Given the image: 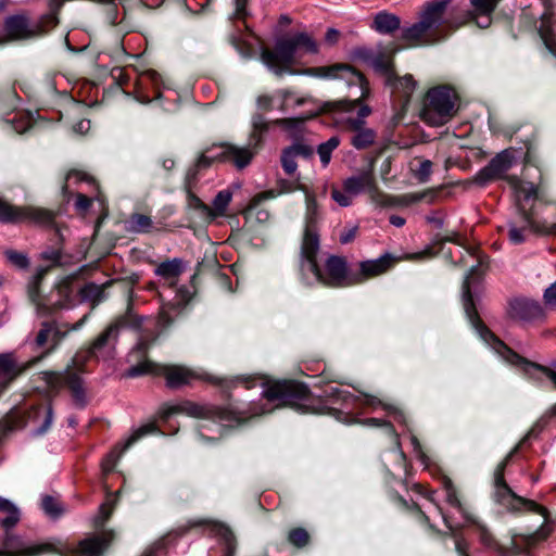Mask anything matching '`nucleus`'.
Instances as JSON below:
<instances>
[{
	"mask_svg": "<svg viewBox=\"0 0 556 556\" xmlns=\"http://www.w3.org/2000/svg\"><path fill=\"white\" fill-rule=\"evenodd\" d=\"M232 193L229 190H220L213 200V206L211 207V215H208V222L214 220L217 217L226 214L227 207L231 202Z\"/></svg>",
	"mask_w": 556,
	"mask_h": 556,
	"instance_id": "nucleus-37",
	"label": "nucleus"
},
{
	"mask_svg": "<svg viewBox=\"0 0 556 556\" xmlns=\"http://www.w3.org/2000/svg\"><path fill=\"white\" fill-rule=\"evenodd\" d=\"M386 85L390 87L392 94L399 100L402 108H406L416 89V81L412 75L397 76L396 73L388 78Z\"/></svg>",
	"mask_w": 556,
	"mask_h": 556,
	"instance_id": "nucleus-27",
	"label": "nucleus"
},
{
	"mask_svg": "<svg viewBox=\"0 0 556 556\" xmlns=\"http://www.w3.org/2000/svg\"><path fill=\"white\" fill-rule=\"evenodd\" d=\"M469 323L476 330L480 339L490 346L505 363L517 367L530 379L539 380L541 376L548 377L556 387V363L552 367H546L530 362L501 341L494 333L481 321L480 315H468ZM551 415L556 416V404L551 408Z\"/></svg>",
	"mask_w": 556,
	"mask_h": 556,
	"instance_id": "nucleus-7",
	"label": "nucleus"
},
{
	"mask_svg": "<svg viewBox=\"0 0 556 556\" xmlns=\"http://www.w3.org/2000/svg\"><path fill=\"white\" fill-rule=\"evenodd\" d=\"M401 20L397 15L381 11L376 14L371 27L379 34L389 35L397 30Z\"/></svg>",
	"mask_w": 556,
	"mask_h": 556,
	"instance_id": "nucleus-33",
	"label": "nucleus"
},
{
	"mask_svg": "<svg viewBox=\"0 0 556 556\" xmlns=\"http://www.w3.org/2000/svg\"><path fill=\"white\" fill-rule=\"evenodd\" d=\"M442 485L445 492V500L448 505L456 508L467 523H473L478 527L479 530V539L480 542L488 548H491L497 553L500 556H514L520 553L519 546L511 541L510 546H503L500 544L493 535L490 533V531L486 529V527L482 523H480L462 504L459 501L456 490L447 477H443L442 479Z\"/></svg>",
	"mask_w": 556,
	"mask_h": 556,
	"instance_id": "nucleus-12",
	"label": "nucleus"
},
{
	"mask_svg": "<svg viewBox=\"0 0 556 556\" xmlns=\"http://www.w3.org/2000/svg\"><path fill=\"white\" fill-rule=\"evenodd\" d=\"M199 169L195 165L188 168L185 181H184V190L185 192H189V190H193L199 181Z\"/></svg>",
	"mask_w": 556,
	"mask_h": 556,
	"instance_id": "nucleus-56",
	"label": "nucleus"
},
{
	"mask_svg": "<svg viewBox=\"0 0 556 556\" xmlns=\"http://www.w3.org/2000/svg\"><path fill=\"white\" fill-rule=\"evenodd\" d=\"M275 197L276 192L274 190H267L254 195L243 212L245 219L255 218L260 223H266L269 219L270 214L267 210L260 208V205L263 201L274 199Z\"/></svg>",
	"mask_w": 556,
	"mask_h": 556,
	"instance_id": "nucleus-28",
	"label": "nucleus"
},
{
	"mask_svg": "<svg viewBox=\"0 0 556 556\" xmlns=\"http://www.w3.org/2000/svg\"><path fill=\"white\" fill-rule=\"evenodd\" d=\"M317 45L306 33H299L277 41L275 49H263L262 61L278 76L306 53H316Z\"/></svg>",
	"mask_w": 556,
	"mask_h": 556,
	"instance_id": "nucleus-8",
	"label": "nucleus"
},
{
	"mask_svg": "<svg viewBox=\"0 0 556 556\" xmlns=\"http://www.w3.org/2000/svg\"><path fill=\"white\" fill-rule=\"evenodd\" d=\"M217 152V148L216 149H210L207 150L205 153L201 154L200 157L198 159V161L195 162V166L199 168V169H204V168H207L211 166V164L214 162V161H218V159L215 156Z\"/></svg>",
	"mask_w": 556,
	"mask_h": 556,
	"instance_id": "nucleus-60",
	"label": "nucleus"
},
{
	"mask_svg": "<svg viewBox=\"0 0 556 556\" xmlns=\"http://www.w3.org/2000/svg\"><path fill=\"white\" fill-rule=\"evenodd\" d=\"M543 315H509L510 324L514 327L525 328L527 325L534 321L536 317H542Z\"/></svg>",
	"mask_w": 556,
	"mask_h": 556,
	"instance_id": "nucleus-62",
	"label": "nucleus"
},
{
	"mask_svg": "<svg viewBox=\"0 0 556 556\" xmlns=\"http://www.w3.org/2000/svg\"><path fill=\"white\" fill-rule=\"evenodd\" d=\"M342 187L345 192L354 195L367 192L371 202L380 206H392L396 204V201L392 197L379 189L372 167L348 177L343 180Z\"/></svg>",
	"mask_w": 556,
	"mask_h": 556,
	"instance_id": "nucleus-13",
	"label": "nucleus"
},
{
	"mask_svg": "<svg viewBox=\"0 0 556 556\" xmlns=\"http://www.w3.org/2000/svg\"><path fill=\"white\" fill-rule=\"evenodd\" d=\"M407 432L409 433V441L413 446V452L415 453L416 457L420 460V463L428 467L429 459L428 456L422 452L421 444L419 443L416 435L412 433V430L407 427Z\"/></svg>",
	"mask_w": 556,
	"mask_h": 556,
	"instance_id": "nucleus-58",
	"label": "nucleus"
},
{
	"mask_svg": "<svg viewBox=\"0 0 556 556\" xmlns=\"http://www.w3.org/2000/svg\"><path fill=\"white\" fill-rule=\"evenodd\" d=\"M372 64L377 71L384 75L386 81L388 80V78H391V76L395 74L394 63L391 55H388L386 53H379L372 60Z\"/></svg>",
	"mask_w": 556,
	"mask_h": 556,
	"instance_id": "nucleus-42",
	"label": "nucleus"
},
{
	"mask_svg": "<svg viewBox=\"0 0 556 556\" xmlns=\"http://www.w3.org/2000/svg\"><path fill=\"white\" fill-rule=\"evenodd\" d=\"M161 433V431L157 429L156 425L154 422H149L146 425H142L135 429L130 437L126 440L124 443V450H127L135 442L140 440L141 438L148 435V434H155Z\"/></svg>",
	"mask_w": 556,
	"mask_h": 556,
	"instance_id": "nucleus-44",
	"label": "nucleus"
},
{
	"mask_svg": "<svg viewBox=\"0 0 556 556\" xmlns=\"http://www.w3.org/2000/svg\"><path fill=\"white\" fill-rule=\"evenodd\" d=\"M54 412L51 404L33 406L27 413V421L34 428L30 435L34 438L45 435L52 426Z\"/></svg>",
	"mask_w": 556,
	"mask_h": 556,
	"instance_id": "nucleus-23",
	"label": "nucleus"
},
{
	"mask_svg": "<svg viewBox=\"0 0 556 556\" xmlns=\"http://www.w3.org/2000/svg\"><path fill=\"white\" fill-rule=\"evenodd\" d=\"M287 148L294 154L295 157L301 156L303 159H308L314 153L313 148L303 142H295Z\"/></svg>",
	"mask_w": 556,
	"mask_h": 556,
	"instance_id": "nucleus-59",
	"label": "nucleus"
},
{
	"mask_svg": "<svg viewBox=\"0 0 556 556\" xmlns=\"http://www.w3.org/2000/svg\"><path fill=\"white\" fill-rule=\"evenodd\" d=\"M510 313H540V303L531 298L518 295L508 301Z\"/></svg>",
	"mask_w": 556,
	"mask_h": 556,
	"instance_id": "nucleus-36",
	"label": "nucleus"
},
{
	"mask_svg": "<svg viewBox=\"0 0 556 556\" xmlns=\"http://www.w3.org/2000/svg\"><path fill=\"white\" fill-rule=\"evenodd\" d=\"M255 155V151L251 148L239 147L232 143H222L217 147L215 156L220 162L232 164L236 168L242 169L247 167Z\"/></svg>",
	"mask_w": 556,
	"mask_h": 556,
	"instance_id": "nucleus-22",
	"label": "nucleus"
},
{
	"mask_svg": "<svg viewBox=\"0 0 556 556\" xmlns=\"http://www.w3.org/2000/svg\"><path fill=\"white\" fill-rule=\"evenodd\" d=\"M339 138L333 136L326 142H323L318 146L317 153L324 167L328 166L331 160V154L339 147Z\"/></svg>",
	"mask_w": 556,
	"mask_h": 556,
	"instance_id": "nucleus-43",
	"label": "nucleus"
},
{
	"mask_svg": "<svg viewBox=\"0 0 556 556\" xmlns=\"http://www.w3.org/2000/svg\"><path fill=\"white\" fill-rule=\"evenodd\" d=\"M48 551L49 545L47 544H35L7 531L2 548L0 549V556H39Z\"/></svg>",
	"mask_w": 556,
	"mask_h": 556,
	"instance_id": "nucleus-18",
	"label": "nucleus"
},
{
	"mask_svg": "<svg viewBox=\"0 0 556 556\" xmlns=\"http://www.w3.org/2000/svg\"><path fill=\"white\" fill-rule=\"evenodd\" d=\"M307 117H287V118H277L273 123L277 126H280L287 130H299Z\"/></svg>",
	"mask_w": 556,
	"mask_h": 556,
	"instance_id": "nucleus-54",
	"label": "nucleus"
},
{
	"mask_svg": "<svg viewBox=\"0 0 556 556\" xmlns=\"http://www.w3.org/2000/svg\"><path fill=\"white\" fill-rule=\"evenodd\" d=\"M0 513L5 514L4 518H0V526L5 531L13 529L21 519L20 508L10 500L0 496Z\"/></svg>",
	"mask_w": 556,
	"mask_h": 556,
	"instance_id": "nucleus-35",
	"label": "nucleus"
},
{
	"mask_svg": "<svg viewBox=\"0 0 556 556\" xmlns=\"http://www.w3.org/2000/svg\"><path fill=\"white\" fill-rule=\"evenodd\" d=\"M207 527L211 534L219 538L224 542V556H235L236 539L232 531L226 525L217 521H208Z\"/></svg>",
	"mask_w": 556,
	"mask_h": 556,
	"instance_id": "nucleus-31",
	"label": "nucleus"
},
{
	"mask_svg": "<svg viewBox=\"0 0 556 556\" xmlns=\"http://www.w3.org/2000/svg\"><path fill=\"white\" fill-rule=\"evenodd\" d=\"M399 261V257L390 253H386L376 260L359 262L357 267L353 268V286L364 283L371 278L386 274Z\"/></svg>",
	"mask_w": 556,
	"mask_h": 556,
	"instance_id": "nucleus-17",
	"label": "nucleus"
},
{
	"mask_svg": "<svg viewBox=\"0 0 556 556\" xmlns=\"http://www.w3.org/2000/svg\"><path fill=\"white\" fill-rule=\"evenodd\" d=\"M118 333V325L114 324L109 326L89 346L90 353L93 354L96 358L108 359L113 357Z\"/></svg>",
	"mask_w": 556,
	"mask_h": 556,
	"instance_id": "nucleus-24",
	"label": "nucleus"
},
{
	"mask_svg": "<svg viewBox=\"0 0 556 556\" xmlns=\"http://www.w3.org/2000/svg\"><path fill=\"white\" fill-rule=\"evenodd\" d=\"M413 488H414V491H415L417 494H419V495H421V496H424V497L428 498L431 503H433V504H434V506H435V508L438 509V511L442 515V518H443V520H444V523L446 525V527H447L450 530H453L455 527H457V526H458V525H454V523H452V521L448 519V517H447L444 513H442L441 507L435 503V501H434V498H433V492H432V491H428L425 486H422L421 484H418V483L414 484V486H413Z\"/></svg>",
	"mask_w": 556,
	"mask_h": 556,
	"instance_id": "nucleus-48",
	"label": "nucleus"
},
{
	"mask_svg": "<svg viewBox=\"0 0 556 556\" xmlns=\"http://www.w3.org/2000/svg\"><path fill=\"white\" fill-rule=\"evenodd\" d=\"M187 198V207L189 210L195 211L201 218L204 220H208V215H211V206L205 204L194 192L193 190H189L186 192Z\"/></svg>",
	"mask_w": 556,
	"mask_h": 556,
	"instance_id": "nucleus-41",
	"label": "nucleus"
},
{
	"mask_svg": "<svg viewBox=\"0 0 556 556\" xmlns=\"http://www.w3.org/2000/svg\"><path fill=\"white\" fill-rule=\"evenodd\" d=\"M318 397L321 399V407L314 409V413H324L334 416V418L344 424H362L367 427H384L387 432L392 437L395 444L396 457L402 462V468L405 467V454L403 453L397 433H395L390 421L381 418H367L359 420L357 412L361 407H371L376 410L381 407L393 420L407 427L405 414L396 406L383 402L381 399L359 392L354 395L348 390L336 386H328Z\"/></svg>",
	"mask_w": 556,
	"mask_h": 556,
	"instance_id": "nucleus-3",
	"label": "nucleus"
},
{
	"mask_svg": "<svg viewBox=\"0 0 556 556\" xmlns=\"http://www.w3.org/2000/svg\"><path fill=\"white\" fill-rule=\"evenodd\" d=\"M50 269L51 266L38 269L27 283V298L37 311L70 309L78 301H89L92 303L91 308H94L96 304L104 300L105 285L100 286L94 282L86 283L76 294L73 288L75 276L63 278L48 296L42 295L40 285Z\"/></svg>",
	"mask_w": 556,
	"mask_h": 556,
	"instance_id": "nucleus-5",
	"label": "nucleus"
},
{
	"mask_svg": "<svg viewBox=\"0 0 556 556\" xmlns=\"http://www.w3.org/2000/svg\"><path fill=\"white\" fill-rule=\"evenodd\" d=\"M299 189H302L299 178L278 179L277 180V190H274V191L276 192V197H277L278 194L290 193V192H293Z\"/></svg>",
	"mask_w": 556,
	"mask_h": 556,
	"instance_id": "nucleus-53",
	"label": "nucleus"
},
{
	"mask_svg": "<svg viewBox=\"0 0 556 556\" xmlns=\"http://www.w3.org/2000/svg\"><path fill=\"white\" fill-rule=\"evenodd\" d=\"M124 451V444L122 446L117 445L102 459L101 468L103 473H110L115 468Z\"/></svg>",
	"mask_w": 556,
	"mask_h": 556,
	"instance_id": "nucleus-46",
	"label": "nucleus"
},
{
	"mask_svg": "<svg viewBox=\"0 0 556 556\" xmlns=\"http://www.w3.org/2000/svg\"><path fill=\"white\" fill-rule=\"evenodd\" d=\"M484 263L482 260L479 264L470 268L469 274L466 276L463 283V306L466 314L478 313L482 309L480 301H476L471 295V287L482 277L484 274Z\"/></svg>",
	"mask_w": 556,
	"mask_h": 556,
	"instance_id": "nucleus-25",
	"label": "nucleus"
},
{
	"mask_svg": "<svg viewBox=\"0 0 556 556\" xmlns=\"http://www.w3.org/2000/svg\"><path fill=\"white\" fill-rule=\"evenodd\" d=\"M539 34L546 49L556 56V36L552 28L539 29Z\"/></svg>",
	"mask_w": 556,
	"mask_h": 556,
	"instance_id": "nucleus-55",
	"label": "nucleus"
},
{
	"mask_svg": "<svg viewBox=\"0 0 556 556\" xmlns=\"http://www.w3.org/2000/svg\"><path fill=\"white\" fill-rule=\"evenodd\" d=\"M119 495V491L115 494H109L105 503L100 506V516L97 518V525L102 526L108 518L110 517L112 509L116 503L117 496Z\"/></svg>",
	"mask_w": 556,
	"mask_h": 556,
	"instance_id": "nucleus-51",
	"label": "nucleus"
},
{
	"mask_svg": "<svg viewBox=\"0 0 556 556\" xmlns=\"http://www.w3.org/2000/svg\"><path fill=\"white\" fill-rule=\"evenodd\" d=\"M193 298V292L188 287H179L176 291V304L179 306L187 305Z\"/></svg>",
	"mask_w": 556,
	"mask_h": 556,
	"instance_id": "nucleus-63",
	"label": "nucleus"
},
{
	"mask_svg": "<svg viewBox=\"0 0 556 556\" xmlns=\"http://www.w3.org/2000/svg\"><path fill=\"white\" fill-rule=\"evenodd\" d=\"M471 4L475 9V12L479 15H484L485 23L481 24L478 22V26L481 28H486L491 25L492 18L491 15L495 11L497 7L496 0H470Z\"/></svg>",
	"mask_w": 556,
	"mask_h": 556,
	"instance_id": "nucleus-39",
	"label": "nucleus"
},
{
	"mask_svg": "<svg viewBox=\"0 0 556 556\" xmlns=\"http://www.w3.org/2000/svg\"><path fill=\"white\" fill-rule=\"evenodd\" d=\"M129 229L135 232H149L153 222L150 216L135 213L128 219Z\"/></svg>",
	"mask_w": 556,
	"mask_h": 556,
	"instance_id": "nucleus-45",
	"label": "nucleus"
},
{
	"mask_svg": "<svg viewBox=\"0 0 556 556\" xmlns=\"http://www.w3.org/2000/svg\"><path fill=\"white\" fill-rule=\"evenodd\" d=\"M305 230H317L316 226L320 218L319 207L314 195L306 193Z\"/></svg>",
	"mask_w": 556,
	"mask_h": 556,
	"instance_id": "nucleus-38",
	"label": "nucleus"
},
{
	"mask_svg": "<svg viewBox=\"0 0 556 556\" xmlns=\"http://www.w3.org/2000/svg\"><path fill=\"white\" fill-rule=\"evenodd\" d=\"M4 29L10 39H24L33 35L27 20L23 16H10L5 20Z\"/></svg>",
	"mask_w": 556,
	"mask_h": 556,
	"instance_id": "nucleus-34",
	"label": "nucleus"
},
{
	"mask_svg": "<svg viewBox=\"0 0 556 556\" xmlns=\"http://www.w3.org/2000/svg\"><path fill=\"white\" fill-rule=\"evenodd\" d=\"M252 129L248 140V147L257 153L263 143L265 134L269 129V123L262 113H254L251 118Z\"/></svg>",
	"mask_w": 556,
	"mask_h": 556,
	"instance_id": "nucleus-30",
	"label": "nucleus"
},
{
	"mask_svg": "<svg viewBox=\"0 0 556 556\" xmlns=\"http://www.w3.org/2000/svg\"><path fill=\"white\" fill-rule=\"evenodd\" d=\"M544 301L551 309H556V281L545 290Z\"/></svg>",
	"mask_w": 556,
	"mask_h": 556,
	"instance_id": "nucleus-64",
	"label": "nucleus"
},
{
	"mask_svg": "<svg viewBox=\"0 0 556 556\" xmlns=\"http://www.w3.org/2000/svg\"><path fill=\"white\" fill-rule=\"evenodd\" d=\"M324 286L344 288L353 286V268L348 266L345 257L331 255L323 266L316 264V270H308Z\"/></svg>",
	"mask_w": 556,
	"mask_h": 556,
	"instance_id": "nucleus-14",
	"label": "nucleus"
},
{
	"mask_svg": "<svg viewBox=\"0 0 556 556\" xmlns=\"http://www.w3.org/2000/svg\"><path fill=\"white\" fill-rule=\"evenodd\" d=\"M24 220H31L43 226H49L53 224L54 214L45 208L14 206L0 198L1 223H20Z\"/></svg>",
	"mask_w": 556,
	"mask_h": 556,
	"instance_id": "nucleus-15",
	"label": "nucleus"
},
{
	"mask_svg": "<svg viewBox=\"0 0 556 556\" xmlns=\"http://www.w3.org/2000/svg\"><path fill=\"white\" fill-rule=\"evenodd\" d=\"M86 321V316L81 318L78 323L68 327L66 324L61 323H42L41 329L39 330L35 343L37 346H42L46 343H51V348L48 352L45 353L47 355L51 351H53L60 342L65 338V336L72 331L79 329Z\"/></svg>",
	"mask_w": 556,
	"mask_h": 556,
	"instance_id": "nucleus-19",
	"label": "nucleus"
},
{
	"mask_svg": "<svg viewBox=\"0 0 556 556\" xmlns=\"http://www.w3.org/2000/svg\"><path fill=\"white\" fill-rule=\"evenodd\" d=\"M452 0H431L426 2L420 12L419 21L403 28L401 38L406 47L433 46L446 40L462 23L447 15V5Z\"/></svg>",
	"mask_w": 556,
	"mask_h": 556,
	"instance_id": "nucleus-6",
	"label": "nucleus"
},
{
	"mask_svg": "<svg viewBox=\"0 0 556 556\" xmlns=\"http://www.w3.org/2000/svg\"><path fill=\"white\" fill-rule=\"evenodd\" d=\"M518 446L515 447L504 460H502L494 472V488L495 497L498 503L505 505L510 511H520L522 508L538 513L544 517V525H542L534 533L533 540L540 541L545 540L552 533V526L548 523L547 509L534 501L527 500L517 495L511 488L506 483L504 479V469L511 458L513 454L517 451Z\"/></svg>",
	"mask_w": 556,
	"mask_h": 556,
	"instance_id": "nucleus-9",
	"label": "nucleus"
},
{
	"mask_svg": "<svg viewBox=\"0 0 556 556\" xmlns=\"http://www.w3.org/2000/svg\"><path fill=\"white\" fill-rule=\"evenodd\" d=\"M4 256L11 265L20 269H24L29 266V260L25 253L15 250H5Z\"/></svg>",
	"mask_w": 556,
	"mask_h": 556,
	"instance_id": "nucleus-50",
	"label": "nucleus"
},
{
	"mask_svg": "<svg viewBox=\"0 0 556 556\" xmlns=\"http://www.w3.org/2000/svg\"><path fill=\"white\" fill-rule=\"evenodd\" d=\"M315 71L321 77L344 79L349 86H358L361 96L356 100L329 101L324 103L323 111L332 113L338 123L342 124L345 130L352 132L350 143L357 150H364L372 146L377 134L371 128L365 127V121L345 116L353 113L359 105V99L368 91L367 81L362 73L346 64H334L331 66L317 67Z\"/></svg>",
	"mask_w": 556,
	"mask_h": 556,
	"instance_id": "nucleus-4",
	"label": "nucleus"
},
{
	"mask_svg": "<svg viewBox=\"0 0 556 556\" xmlns=\"http://www.w3.org/2000/svg\"><path fill=\"white\" fill-rule=\"evenodd\" d=\"M516 163L515 152L506 149L497 153L475 176V181L485 186L492 181L504 179L510 187L515 200V214L506 224V235L513 244H521L532 235L556 236V223L536 218L533 205L538 200V188L533 182L526 181L506 173ZM504 230V228H502Z\"/></svg>",
	"mask_w": 556,
	"mask_h": 556,
	"instance_id": "nucleus-2",
	"label": "nucleus"
},
{
	"mask_svg": "<svg viewBox=\"0 0 556 556\" xmlns=\"http://www.w3.org/2000/svg\"><path fill=\"white\" fill-rule=\"evenodd\" d=\"M92 357H94V355L90 353V348H88L86 351H78L73 356L66 368L70 369V372H74L73 369H81L83 366Z\"/></svg>",
	"mask_w": 556,
	"mask_h": 556,
	"instance_id": "nucleus-52",
	"label": "nucleus"
},
{
	"mask_svg": "<svg viewBox=\"0 0 556 556\" xmlns=\"http://www.w3.org/2000/svg\"><path fill=\"white\" fill-rule=\"evenodd\" d=\"M289 542L298 547H303L308 541V533L303 528H298L289 533Z\"/></svg>",
	"mask_w": 556,
	"mask_h": 556,
	"instance_id": "nucleus-57",
	"label": "nucleus"
},
{
	"mask_svg": "<svg viewBox=\"0 0 556 556\" xmlns=\"http://www.w3.org/2000/svg\"><path fill=\"white\" fill-rule=\"evenodd\" d=\"M155 275L162 277L165 280L167 287H176L180 275L184 271V263L180 258H173L162 262L155 268Z\"/></svg>",
	"mask_w": 556,
	"mask_h": 556,
	"instance_id": "nucleus-29",
	"label": "nucleus"
},
{
	"mask_svg": "<svg viewBox=\"0 0 556 556\" xmlns=\"http://www.w3.org/2000/svg\"><path fill=\"white\" fill-rule=\"evenodd\" d=\"M354 194H350L344 190L341 191L339 189L333 188L331 191V198L336 201L340 206L346 207L350 206L353 202Z\"/></svg>",
	"mask_w": 556,
	"mask_h": 556,
	"instance_id": "nucleus-61",
	"label": "nucleus"
},
{
	"mask_svg": "<svg viewBox=\"0 0 556 556\" xmlns=\"http://www.w3.org/2000/svg\"><path fill=\"white\" fill-rule=\"evenodd\" d=\"M319 250L317 230H305L301 245V269L303 271L316 270V255Z\"/></svg>",
	"mask_w": 556,
	"mask_h": 556,
	"instance_id": "nucleus-26",
	"label": "nucleus"
},
{
	"mask_svg": "<svg viewBox=\"0 0 556 556\" xmlns=\"http://www.w3.org/2000/svg\"><path fill=\"white\" fill-rule=\"evenodd\" d=\"M162 84V77L157 72L150 70L142 73L135 83L136 99L141 103H150L152 100L160 99Z\"/></svg>",
	"mask_w": 556,
	"mask_h": 556,
	"instance_id": "nucleus-20",
	"label": "nucleus"
},
{
	"mask_svg": "<svg viewBox=\"0 0 556 556\" xmlns=\"http://www.w3.org/2000/svg\"><path fill=\"white\" fill-rule=\"evenodd\" d=\"M41 508L46 515L53 519L61 517L64 513V507L59 498L52 495H42Z\"/></svg>",
	"mask_w": 556,
	"mask_h": 556,
	"instance_id": "nucleus-40",
	"label": "nucleus"
},
{
	"mask_svg": "<svg viewBox=\"0 0 556 556\" xmlns=\"http://www.w3.org/2000/svg\"><path fill=\"white\" fill-rule=\"evenodd\" d=\"M150 321L156 327L155 337L172 323L170 315H141L138 327L141 326L142 323Z\"/></svg>",
	"mask_w": 556,
	"mask_h": 556,
	"instance_id": "nucleus-47",
	"label": "nucleus"
},
{
	"mask_svg": "<svg viewBox=\"0 0 556 556\" xmlns=\"http://www.w3.org/2000/svg\"><path fill=\"white\" fill-rule=\"evenodd\" d=\"M280 162H281V166L287 175L293 176L296 173V169H298L296 157L288 148H285L282 150Z\"/></svg>",
	"mask_w": 556,
	"mask_h": 556,
	"instance_id": "nucleus-49",
	"label": "nucleus"
},
{
	"mask_svg": "<svg viewBox=\"0 0 556 556\" xmlns=\"http://www.w3.org/2000/svg\"><path fill=\"white\" fill-rule=\"evenodd\" d=\"M112 540L111 531L91 534L81 540L66 556H102Z\"/></svg>",
	"mask_w": 556,
	"mask_h": 556,
	"instance_id": "nucleus-21",
	"label": "nucleus"
},
{
	"mask_svg": "<svg viewBox=\"0 0 556 556\" xmlns=\"http://www.w3.org/2000/svg\"><path fill=\"white\" fill-rule=\"evenodd\" d=\"M459 102V96L454 87L450 85L432 87L425 94L420 117L431 126H442L456 115Z\"/></svg>",
	"mask_w": 556,
	"mask_h": 556,
	"instance_id": "nucleus-10",
	"label": "nucleus"
},
{
	"mask_svg": "<svg viewBox=\"0 0 556 556\" xmlns=\"http://www.w3.org/2000/svg\"><path fill=\"white\" fill-rule=\"evenodd\" d=\"M236 388L242 386L244 389H251L260 384L262 387V399L258 403L251 401H238L229 404L226 408H218L210 405H201L190 401H180L163 404L159 409V417L166 421L173 415L185 414L190 417H202L212 419L203 421L198 428V438L203 443L215 441V437L205 434L213 426L220 434L219 422L241 424L253 416H260L273 412L280 406H294L298 402L306 406L309 399L307 397V387L291 380L275 381L268 386L263 382L257 383L249 377H236L231 380Z\"/></svg>",
	"mask_w": 556,
	"mask_h": 556,
	"instance_id": "nucleus-1",
	"label": "nucleus"
},
{
	"mask_svg": "<svg viewBox=\"0 0 556 556\" xmlns=\"http://www.w3.org/2000/svg\"><path fill=\"white\" fill-rule=\"evenodd\" d=\"M46 381L52 387L56 388L62 383L66 384L71 391L72 399L74 405L83 409L88 404L87 391L85 388V382L81 376L77 372H70L68 368H65L63 371H46L45 374Z\"/></svg>",
	"mask_w": 556,
	"mask_h": 556,
	"instance_id": "nucleus-16",
	"label": "nucleus"
},
{
	"mask_svg": "<svg viewBox=\"0 0 556 556\" xmlns=\"http://www.w3.org/2000/svg\"><path fill=\"white\" fill-rule=\"evenodd\" d=\"M148 374L164 376L166 386L169 389H178L185 384H189L192 380L203 378V375L198 370L179 365H161L148 359L128 368L125 372V377L136 378Z\"/></svg>",
	"mask_w": 556,
	"mask_h": 556,
	"instance_id": "nucleus-11",
	"label": "nucleus"
},
{
	"mask_svg": "<svg viewBox=\"0 0 556 556\" xmlns=\"http://www.w3.org/2000/svg\"><path fill=\"white\" fill-rule=\"evenodd\" d=\"M17 362L13 352L0 353V386L4 389L17 376Z\"/></svg>",
	"mask_w": 556,
	"mask_h": 556,
	"instance_id": "nucleus-32",
	"label": "nucleus"
}]
</instances>
